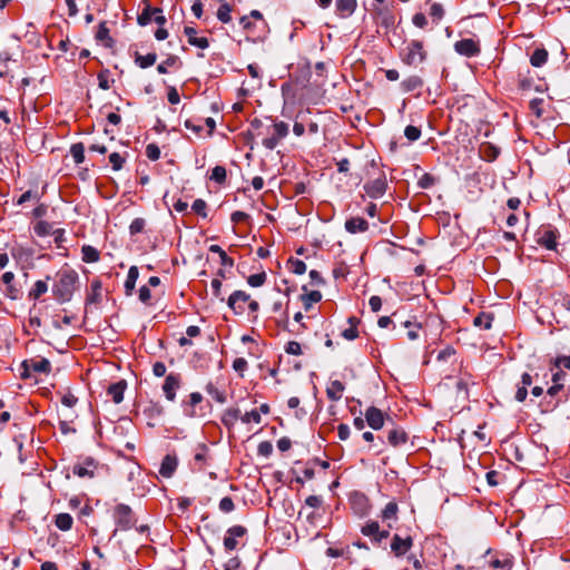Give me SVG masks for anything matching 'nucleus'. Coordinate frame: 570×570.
Wrapping results in <instances>:
<instances>
[{
	"label": "nucleus",
	"instance_id": "18",
	"mask_svg": "<svg viewBox=\"0 0 570 570\" xmlns=\"http://www.w3.org/2000/svg\"><path fill=\"white\" fill-rule=\"evenodd\" d=\"M397 513H399V505L396 502L391 501L389 502L384 509L381 511V519L383 522H386L387 528H393L392 521L397 520Z\"/></svg>",
	"mask_w": 570,
	"mask_h": 570
},
{
	"label": "nucleus",
	"instance_id": "11",
	"mask_svg": "<svg viewBox=\"0 0 570 570\" xmlns=\"http://www.w3.org/2000/svg\"><path fill=\"white\" fill-rule=\"evenodd\" d=\"M181 379L179 374L170 373L166 376L163 391L168 401H175L176 391L180 387Z\"/></svg>",
	"mask_w": 570,
	"mask_h": 570
},
{
	"label": "nucleus",
	"instance_id": "35",
	"mask_svg": "<svg viewBox=\"0 0 570 570\" xmlns=\"http://www.w3.org/2000/svg\"><path fill=\"white\" fill-rule=\"evenodd\" d=\"M81 254L85 263H96L100 258V253L90 245L82 246Z\"/></svg>",
	"mask_w": 570,
	"mask_h": 570
},
{
	"label": "nucleus",
	"instance_id": "47",
	"mask_svg": "<svg viewBox=\"0 0 570 570\" xmlns=\"http://www.w3.org/2000/svg\"><path fill=\"white\" fill-rule=\"evenodd\" d=\"M155 8H151L150 6H146V8L141 11V13L138 16L137 21L140 26H146L153 21V16Z\"/></svg>",
	"mask_w": 570,
	"mask_h": 570
},
{
	"label": "nucleus",
	"instance_id": "26",
	"mask_svg": "<svg viewBox=\"0 0 570 570\" xmlns=\"http://www.w3.org/2000/svg\"><path fill=\"white\" fill-rule=\"evenodd\" d=\"M203 401V395L198 392H194L189 395V400L188 401H184V411L185 413L190 416V417H194L197 415L196 411H195V406L197 404H199L200 402Z\"/></svg>",
	"mask_w": 570,
	"mask_h": 570
},
{
	"label": "nucleus",
	"instance_id": "41",
	"mask_svg": "<svg viewBox=\"0 0 570 570\" xmlns=\"http://www.w3.org/2000/svg\"><path fill=\"white\" fill-rule=\"evenodd\" d=\"M232 7L227 2H223L217 10V19L223 23H228L232 21Z\"/></svg>",
	"mask_w": 570,
	"mask_h": 570
},
{
	"label": "nucleus",
	"instance_id": "28",
	"mask_svg": "<svg viewBox=\"0 0 570 570\" xmlns=\"http://www.w3.org/2000/svg\"><path fill=\"white\" fill-rule=\"evenodd\" d=\"M344 384L341 381H333L331 385L326 389L327 397L332 401H338L343 396Z\"/></svg>",
	"mask_w": 570,
	"mask_h": 570
},
{
	"label": "nucleus",
	"instance_id": "40",
	"mask_svg": "<svg viewBox=\"0 0 570 570\" xmlns=\"http://www.w3.org/2000/svg\"><path fill=\"white\" fill-rule=\"evenodd\" d=\"M380 530V524L377 521H367L362 528H361V532L363 535L365 537H368L371 538V540L373 541V539L375 538V535L377 534V531Z\"/></svg>",
	"mask_w": 570,
	"mask_h": 570
},
{
	"label": "nucleus",
	"instance_id": "45",
	"mask_svg": "<svg viewBox=\"0 0 570 570\" xmlns=\"http://www.w3.org/2000/svg\"><path fill=\"white\" fill-rule=\"evenodd\" d=\"M570 400V387L568 389L567 393L564 394V399H558L556 402L552 401H542L540 405L542 406L543 411H553L556 410L560 403L567 402Z\"/></svg>",
	"mask_w": 570,
	"mask_h": 570
},
{
	"label": "nucleus",
	"instance_id": "52",
	"mask_svg": "<svg viewBox=\"0 0 570 570\" xmlns=\"http://www.w3.org/2000/svg\"><path fill=\"white\" fill-rule=\"evenodd\" d=\"M126 161V158L119 153H111L109 155V163L114 170H120Z\"/></svg>",
	"mask_w": 570,
	"mask_h": 570
},
{
	"label": "nucleus",
	"instance_id": "50",
	"mask_svg": "<svg viewBox=\"0 0 570 570\" xmlns=\"http://www.w3.org/2000/svg\"><path fill=\"white\" fill-rule=\"evenodd\" d=\"M436 180L434 176L426 173L419 178L417 186L422 189H429L436 184Z\"/></svg>",
	"mask_w": 570,
	"mask_h": 570
},
{
	"label": "nucleus",
	"instance_id": "23",
	"mask_svg": "<svg viewBox=\"0 0 570 570\" xmlns=\"http://www.w3.org/2000/svg\"><path fill=\"white\" fill-rule=\"evenodd\" d=\"M480 157L487 161H493L500 154V149L491 142H483L479 148Z\"/></svg>",
	"mask_w": 570,
	"mask_h": 570
},
{
	"label": "nucleus",
	"instance_id": "19",
	"mask_svg": "<svg viewBox=\"0 0 570 570\" xmlns=\"http://www.w3.org/2000/svg\"><path fill=\"white\" fill-rule=\"evenodd\" d=\"M177 458L175 455L167 454L160 464L159 474L163 478H171L177 469Z\"/></svg>",
	"mask_w": 570,
	"mask_h": 570
},
{
	"label": "nucleus",
	"instance_id": "24",
	"mask_svg": "<svg viewBox=\"0 0 570 570\" xmlns=\"http://www.w3.org/2000/svg\"><path fill=\"white\" fill-rule=\"evenodd\" d=\"M126 382L124 380L111 384L108 387V395L112 399L116 404H119L124 400V392L126 390Z\"/></svg>",
	"mask_w": 570,
	"mask_h": 570
},
{
	"label": "nucleus",
	"instance_id": "36",
	"mask_svg": "<svg viewBox=\"0 0 570 570\" xmlns=\"http://www.w3.org/2000/svg\"><path fill=\"white\" fill-rule=\"evenodd\" d=\"M73 523L72 517L69 513H59L56 515L55 524L58 529L62 531H68L71 529Z\"/></svg>",
	"mask_w": 570,
	"mask_h": 570
},
{
	"label": "nucleus",
	"instance_id": "48",
	"mask_svg": "<svg viewBox=\"0 0 570 570\" xmlns=\"http://www.w3.org/2000/svg\"><path fill=\"white\" fill-rule=\"evenodd\" d=\"M227 177L226 168L223 166H215L212 170L210 179L218 183L224 184Z\"/></svg>",
	"mask_w": 570,
	"mask_h": 570
},
{
	"label": "nucleus",
	"instance_id": "9",
	"mask_svg": "<svg viewBox=\"0 0 570 570\" xmlns=\"http://www.w3.org/2000/svg\"><path fill=\"white\" fill-rule=\"evenodd\" d=\"M413 547L412 537L407 535L402 538L400 534H394L391 541V551L396 558L405 556Z\"/></svg>",
	"mask_w": 570,
	"mask_h": 570
},
{
	"label": "nucleus",
	"instance_id": "59",
	"mask_svg": "<svg viewBox=\"0 0 570 570\" xmlns=\"http://www.w3.org/2000/svg\"><path fill=\"white\" fill-rule=\"evenodd\" d=\"M404 135L410 141H416L421 137V130L420 128L410 125L405 127Z\"/></svg>",
	"mask_w": 570,
	"mask_h": 570
},
{
	"label": "nucleus",
	"instance_id": "53",
	"mask_svg": "<svg viewBox=\"0 0 570 570\" xmlns=\"http://www.w3.org/2000/svg\"><path fill=\"white\" fill-rule=\"evenodd\" d=\"M288 265L294 274L302 275L306 272V264L301 259L291 258Z\"/></svg>",
	"mask_w": 570,
	"mask_h": 570
},
{
	"label": "nucleus",
	"instance_id": "37",
	"mask_svg": "<svg viewBox=\"0 0 570 570\" xmlns=\"http://www.w3.org/2000/svg\"><path fill=\"white\" fill-rule=\"evenodd\" d=\"M322 299V294L320 291H312L306 294L301 295V301L305 307V309H309L314 303H317Z\"/></svg>",
	"mask_w": 570,
	"mask_h": 570
},
{
	"label": "nucleus",
	"instance_id": "34",
	"mask_svg": "<svg viewBox=\"0 0 570 570\" xmlns=\"http://www.w3.org/2000/svg\"><path fill=\"white\" fill-rule=\"evenodd\" d=\"M138 275H139L138 268L136 266H131L128 271L127 279L125 282L126 295H128V296L131 295V293L135 288Z\"/></svg>",
	"mask_w": 570,
	"mask_h": 570
},
{
	"label": "nucleus",
	"instance_id": "57",
	"mask_svg": "<svg viewBox=\"0 0 570 570\" xmlns=\"http://www.w3.org/2000/svg\"><path fill=\"white\" fill-rule=\"evenodd\" d=\"M191 209L199 216L202 217H207V204L205 200L198 198L196 199L193 205H191Z\"/></svg>",
	"mask_w": 570,
	"mask_h": 570
},
{
	"label": "nucleus",
	"instance_id": "64",
	"mask_svg": "<svg viewBox=\"0 0 570 570\" xmlns=\"http://www.w3.org/2000/svg\"><path fill=\"white\" fill-rule=\"evenodd\" d=\"M219 509L225 512H232L235 509L234 501L230 497H225L219 502Z\"/></svg>",
	"mask_w": 570,
	"mask_h": 570
},
{
	"label": "nucleus",
	"instance_id": "49",
	"mask_svg": "<svg viewBox=\"0 0 570 570\" xmlns=\"http://www.w3.org/2000/svg\"><path fill=\"white\" fill-rule=\"evenodd\" d=\"M179 61V58L175 55H169L166 60L157 66V71L161 75L168 72V67L175 66Z\"/></svg>",
	"mask_w": 570,
	"mask_h": 570
},
{
	"label": "nucleus",
	"instance_id": "51",
	"mask_svg": "<svg viewBox=\"0 0 570 570\" xmlns=\"http://www.w3.org/2000/svg\"><path fill=\"white\" fill-rule=\"evenodd\" d=\"M490 567L499 570H510L512 567V561L509 558H495L490 561Z\"/></svg>",
	"mask_w": 570,
	"mask_h": 570
},
{
	"label": "nucleus",
	"instance_id": "3",
	"mask_svg": "<svg viewBox=\"0 0 570 570\" xmlns=\"http://www.w3.org/2000/svg\"><path fill=\"white\" fill-rule=\"evenodd\" d=\"M426 56L428 52L424 49L423 41L421 40H411L401 52L402 61L407 66L414 67L423 63Z\"/></svg>",
	"mask_w": 570,
	"mask_h": 570
},
{
	"label": "nucleus",
	"instance_id": "5",
	"mask_svg": "<svg viewBox=\"0 0 570 570\" xmlns=\"http://www.w3.org/2000/svg\"><path fill=\"white\" fill-rule=\"evenodd\" d=\"M114 520L117 525V529L114 531V534L117 530L127 531L136 525L137 519L131 508L127 504L119 503L114 509Z\"/></svg>",
	"mask_w": 570,
	"mask_h": 570
},
{
	"label": "nucleus",
	"instance_id": "42",
	"mask_svg": "<svg viewBox=\"0 0 570 570\" xmlns=\"http://www.w3.org/2000/svg\"><path fill=\"white\" fill-rule=\"evenodd\" d=\"M70 154L77 165L85 160V146L82 142L73 144L70 148Z\"/></svg>",
	"mask_w": 570,
	"mask_h": 570
},
{
	"label": "nucleus",
	"instance_id": "31",
	"mask_svg": "<svg viewBox=\"0 0 570 570\" xmlns=\"http://www.w3.org/2000/svg\"><path fill=\"white\" fill-rule=\"evenodd\" d=\"M157 60V55L155 52H150L146 56L140 55L139 52L135 53V63L141 69H146L151 67Z\"/></svg>",
	"mask_w": 570,
	"mask_h": 570
},
{
	"label": "nucleus",
	"instance_id": "14",
	"mask_svg": "<svg viewBox=\"0 0 570 570\" xmlns=\"http://www.w3.org/2000/svg\"><path fill=\"white\" fill-rule=\"evenodd\" d=\"M386 187L387 184L385 177H381L366 183L364 185V190L371 198H380L385 194Z\"/></svg>",
	"mask_w": 570,
	"mask_h": 570
},
{
	"label": "nucleus",
	"instance_id": "21",
	"mask_svg": "<svg viewBox=\"0 0 570 570\" xmlns=\"http://www.w3.org/2000/svg\"><path fill=\"white\" fill-rule=\"evenodd\" d=\"M356 0H336V13L341 18H348L356 9Z\"/></svg>",
	"mask_w": 570,
	"mask_h": 570
},
{
	"label": "nucleus",
	"instance_id": "4",
	"mask_svg": "<svg viewBox=\"0 0 570 570\" xmlns=\"http://www.w3.org/2000/svg\"><path fill=\"white\" fill-rule=\"evenodd\" d=\"M227 305L229 308L234 311L235 314L242 315L245 312V305L248 306L249 312L256 313L259 308L258 302L250 299V295L244 291H235L227 301Z\"/></svg>",
	"mask_w": 570,
	"mask_h": 570
},
{
	"label": "nucleus",
	"instance_id": "44",
	"mask_svg": "<svg viewBox=\"0 0 570 570\" xmlns=\"http://www.w3.org/2000/svg\"><path fill=\"white\" fill-rule=\"evenodd\" d=\"M348 322H350L351 326L348 328H345L342 332V336L348 341H352V340L356 338L358 335V331L356 328L357 320L352 316L348 318Z\"/></svg>",
	"mask_w": 570,
	"mask_h": 570
},
{
	"label": "nucleus",
	"instance_id": "46",
	"mask_svg": "<svg viewBox=\"0 0 570 570\" xmlns=\"http://www.w3.org/2000/svg\"><path fill=\"white\" fill-rule=\"evenodd\" d=\"M32 249L31 248H24L22 246H14L11 249V255L14 259L21 261L23 258H29L32 256Z\"/></svg>",
	"mask_w": 570,
	"mask_h": 570
},
{
	"label": "nucleus",
	"instance_id": "7",
	"mask_svg": "<svg viewBox=\"0 0 570 570\" xmlns=\"http://www.w3.org/2000/svg\"><path fill=\"white\" fill-rule=\"evenodd\" d=\"M23 373L22 377L30 376L31 372L49 374L51 364L47 358H30L22 362Z\"/></svg>",
	"mask_w": 570,
	"mask_h": 570
},
{
	"label": "nucleus",
	"instance_id": "60",
	"mask_svg": "<svg viewBox=\"0 0 570 570\" xmlns=\"http://www.w3.org/2000/svg\"><path fill=\"white\" fill-rule=\"evenodd\" d=\"M98 86L99 88L104 90H108L110 88V80H109V71L102 70L98 73Z\"/></svg>",
	"mask_w": 570,
	"mask_h": 570
},
{
	"label": "nucleus",
	"instance_id": "39",
	"mask_svg": "<svg viewBox=\"0 0 570 570\" xmlns=\"http://www.w3.org/2000/svg\"><path fill=\"white\" fill-rule=\"evenodd\" d=\"M48 291L47 281H37L29 292V298L38 299Z\"/></svg>",
	"mask_w": 570,
	"mask_h": 570
},
{
	"label": "nucleus",
	"instance_id": "2",
	"mask_svg": "<svg viewBox=\"0 0 570 570\" xmlns=\"http://www.w3.org/2000/svg\"><path fill=\"white\" fill-rule=\"evenodd\" d=\"M288 125L284 121L267 125L264 135L261 137V142L265 148L273 150L288 135Z\"/></svg>",
	"mask_w": 570,
	"mask_h": 570
},
{
	"label": "nucleus",
	"instance_id": "62",
	"mask_svg": "<svg viewBox=\"0 0 570 570\" xmlns=\"http://www.w3.org/2000/svg\"><path fill=\"white\" fill-rule=\"evenodd\" d=\"M146 156L150 160H158L160 157V149L156 144H148L146 147Z\"/></svg>",
	"mask_w": 570,
	"mask_h": 570
},
{
	"label": "nucleus",
	"instance_id": "20",
	"mask_svg": "<svg viewBox=\"0 0 570 570\" xmlns=\"http://www.w3.org/2000/svg\"><path fill=\"white\" fill-rule=\"evenodd\" d=\"M345 229L351 234L364 233L368 229V223L362 217H351L345 222Z\"/></svg>",
	"mask_w": 570,
	"mask_h": 570
},
{
	"label": "nucleus",
	"instance_id": "54",
	"mask_svg": "<svg viewBox=\"0 0 570 570\" xmlns=\"http://www.w3.org/2000/svg\"><path fill=\"white\" fill-rule=\"evenodd\" d=\"M404 327L409 328L406 335L409 340L414 341L419 336V330L421 328V325L417 323H412L410 321H406L403 323Z\"/></svg>",
	"mask_w": 570,
	"mask_h": 570
},
{
	"label": "nucleus",
	"instance_id": "12",
	"mask_svg": "<svg viewBox=\"0 0 570 570\" xmlns=\"http://www.w3.org/2000/svg\"><path fill=\"white\" fill-rule=\"evenodd\" d=\"M247 533V530L243 525H234L229 528L224 538V547L226 550L232 551L237 547L236 538H242Z\"/></svg>",
	"mask_w": 570,
	"mask_h": 570
},
{
	"label": "nucleus",
	"instance_id": "15",
	"mask_svg": "<svg viewBox=\"0 0 570 570\" xmlns=\"http://www.w3.org/2000/svg\"><path fill=\"white\" fill-rule=\"evenodd\" d=\"M102 283L100 279L96 278L90 283V289L88 292L86 304L87 305H98L102 301Z\"/></svg>",
	"mask_w": 570,
	"mask_h": 570
},
{
	"label": "nucleus",
	"instance_id": "29",
	"mask_svg": "<svg viewBox=\"0 0 570 570\" xmlns=\"http://www.w3.org/2000/svg\"><path fill=\"white\" fill-rule=\"evenodd\" d=\"M52 228H53V226L50 223L45 222V220L37 222L35 227H33L35 233L38 236H40V237L48 236V235H51V234H60V233H62V229L53 230Z\"/></svg>",
	"mask_w": 570,
	"mask_h": 570
},
{
	"label": "nucleus",
	"instance_id": "58",
	"mask_svg": "<svg viewBox=\"0 0 570 570\" xmlns=\"http://www.w3.org/2000/svg\"><path fill=\"white\" fill-rule=\"evenodd\" d=\"M443 14H444V9H443L442 4L436 3V2L431 4L430 16L432 17V19L435 22L440 21L443 18Z\"/></svg>",
	"mask_w": 570,
	"mask_h": 570
},
{
	"label": "nucleus",
	"instance_id": "17",
	"mask_svg": "<svg viewBox=\"0 0 570 570\" xmlns=\"http://www.w3.org/2000/svg\"><path fill=\"white\" fill-rule=\"evenodd\" d=\"M538 243L547 249H556L557 234L552 229H542L538 233Z\"/></svg>",
	"mask_w": 570,
	"mask_h": 570
},
{
	"label": "nucleus",
	"instance_id": "63",
	"mask_svg": "<svg viewBox=\"0 0 570 570\" xmlns=\"http://www.w3.org/2000/svg\"><path fill=\"white\" fill-rule=\"evenodd\" d=\"M31 199H35V200H39L40 199V195L37 193V191H33V190H27L26 193H23L17 200V204L18 205H22L24 204L26 202H29Z\"/></svg>",
	"mask_w": 570,
	"mask_h": 570
},
{
	"label": "nucleus",
	"instance_id": "8",
	"mask_svg": "<svg viewBox=\"0 0 570 570\" xmlns=\"http://www.w3.org/2000/svg\"><path fill=\"white\" fill-rule=\"evenodd\" d=\"M454 50L464 57H476L481 52L479 41L474 39H462L454 43Z\"/></svg>",
	"mask_w": 570,
	"mask_h": 570
},
{
	"label": "nucleus",
	"instance_id": "16",
	"mask_svg": "<svg viewBox=\"0 0 570 570\" xmlns=\"http://www.w3.org/2000/svg\"><path fill=\"white\" fill-rule=\"evenodd\" d=\"M184 33L186 35V37L188 39V43L190 46H194V47H197L200 49L208 48V46H209L208 39L206 37H198L195 28L185 27Z\"/></svg>",
	"mask_w": 570,
	"mask_h": 570
},
{
	"label": "nucleus",
	"instance_id": "10",
	"mask_svg": "<svg viewBox=\"0 0 570 570\" xmlns=\"http://www.w3.org/2000/svg\"><path fill=\"white\" fill-rule=\"evenodd\" d=\"M387 443L393 448H401L409 441V434L401 426L393 425L386 431Z\"/></svg>",
	"mask_w": 570,
	"mask_h": 570
},
{
	"label": "nucleus",
	"instance_id": "22",
	"mask_svg": "<svg viewBox=\"0 0 570 570\" xmlns=\"http://www.w3.org/2000/svg\"><path fill=\"white\" fill-rule=\"evenodd\" d=\"M14 274L12 272H6L1 281L6 285L4 293L11 299H17L19 296V289L13 285Z\"/></svg>",
	"mask_w": 570,
	"mask_h": 570
},
{
	"label": "nucleus",
	"instance_id": "43",
	"mask_svg": "<svg viewBox=\"0 0 570 570\" xmlns=\"http://www.w3.org/2000/svg\"><path fill=\"white\" fill-rule=\"evenodd\" d=\"M206 392L218 403L223 404L226 402V394L219 391L213 383L206 385Z\"/></svg>",
	"mask_w": 570,
	"mask_h": 570
},
{
	"label": "nucleus",
	"instance_id": "6",
	"mask_svg": "<svg viewBox=\"0 0 570 570\" xmlns=\"http://www.w3.org/2000/svg\"><path fill=\"white\" fill-rule=\"evenodd\" d=\"M549 368L552 373L551 381L554 384H563L567 373L570 370V355H557L549 361Z\"/></svg>",
	"mask_w": 570,
	"mask_h": 570
},
{
	"label": "nucleus",
	"instance_id": "33",
	"mask_svg": "<svg viewBox=\"0 0 570 570\" xmlns=\"http://www.w3.org/2000/svg\"><path fill=\"white\" fill-rule=\"evenodd\" d=\"M75 475L79 478H92L95 475V465L92 461H87L86 465H75L72 469Z\"/></svg>",
	"mask_w": 570,
	"mask_h": 570
},
{
	"label": "nucleus",
	"instance_id": "30",
	"mask_svg": "<svg viewBox=\"0 0 570 570\" xmlns=\"http://www.w3.org/2000/svg\"><path fill=\"white\" fill-rule=\"evenodd\" d=\"M404 92H411L423 87V80L419 76H411L401 82Z\"/></svg>",
	"mask_w": 570,
	"mask_h": 570
},
{
	"label": "nucleus",
	"instance_id": "27",
	"mask_svg": "<svg viewBox=\"0 0 570 570\" xmlns=\"http://www.w3.org/2000/svg\"><path fill=\"white\" fill-rule=\"evenodd\" d=\"M240 411L237 407H228L224 411L222 415V422L223 424L230 429L235 425L238 419H240Z\"/></svg>",
	"mask_w": 570,
	"mask_h": 570
},
{
	"label": "nucleus",
	"instance_id": "25",
	"mask_svg": "<svg viewBox=\"0 0 570 570\" xmlns=\"http://www.w3.org/2000/svg\"><path fill=\"white\" fill-rule=\"evenodd\" d=\"M96 40L100 41L105 45L107 48H111L114 45V40L109 35V28L107 27V22L102 21L99 23L97 32H96Z\"/></svg>",
	"mask_w": 570,
	"mask_h": 570
},
{
	"label": "nucleus",
	"instance_id": "13",
	"mask_svg": "<svg viewBox=\"0 0 570 570\" xmlns=\"http://www.w3.org/2000/svg\"><path fill=\"white\" fill-rule=\"evenodd\" d=\"M365 420L373 430H381L385 424L383 412L375 406H370L365 411Z\"/></svg>",
	"mask_w": 570,
	"mask_h": 570
},
{
	"label": "nucleus",
	"instance_id": "1",
	"mask_svg": "<svg viewBox=\"0 0 570 570\" xmlns=\"http://www.w3.org/2000/svg\"><path fill=\"white\" fill-rule=\"evenodd\" d=\"M79 276L76 271L70 267H63L56 274V281L52 285V294L59 303L71 301Z\"/></svg>",
	"mask_w": 570,
	"mask_h": 570
},
{
	"label": "nucleus",
	"instance_id": "56",
	"mask_svg": "<svg viewBox=\"0 0 570 570\" xmlns=\"http://www.w3.org/2000/svg\"><path fill=\"white\" fill-rule=\"evenodd\" d=\"M240 420L244 423H250L254 422L256 424H259L262 421L261 413L258 410H252L249 412H246L244 415H242Z\"/></svg>",
	"mask_w": 570,
	"mask_h": 570
},
{
	"label": "nucleus",
	"instance_id": "55",
	"mask_svg": "<svg viewBox=\"0 0 570 570\" xmlns=\"http://www.w3.org/2000/svg\"><path fill=\"white\" fill-rule=\"evenodd\" d=\"M266 282V273H257L248 276L247 283L253 287H259Z\"/></svg>",
	"mask_w": 570,
	"mask_h": 570
},
{
	"label": "nucleus",
	"instance_id": "32",
	"mask_svg": "<svg viewBox=\"0 0 570 570\" xmlns=\"http://www.w3.org/2000/svg\"><path fill=\"white\" fill-rule=\"evenodd\" d=\"M548 51L544 48H537L530 57L533 67H542L548 60Z\"/></svg>",
	"mask_w": 570,
	"mask_h": 570
},
{
	"label": "nucleus",
	"instance_id": "38",
	"mask_svg": "<svg viewBox=\"0 0 570 570\" xmlns=\"http://www.w3.org/2000/svg\"><path fill=\"white\" fill-rule=\"evenodd\" d=\"M492 321H493L492 314L482 312L478 316L474 317L473 324L476 327L489 330L492 326Z\"/></svg>",
	"mask_w": 570,
	"mask_h": 570
},
{
	"label": "nucleus",
	"instance_id": "61",
	"mask_svg": "<svg viewBox=\"0 0 570 570\" xmlns=\"http://www.w3.org/2000/svg\"><path fill=\"white\" fill-rule=\"evenodd\" d=\"M145 225L146 222L144 218H135L129 226L130 234L136 235L138 233H141L145 228Z\"/></svg>",
	"mask_w": 570,
	"mask_h": 570
}]
</instances>
